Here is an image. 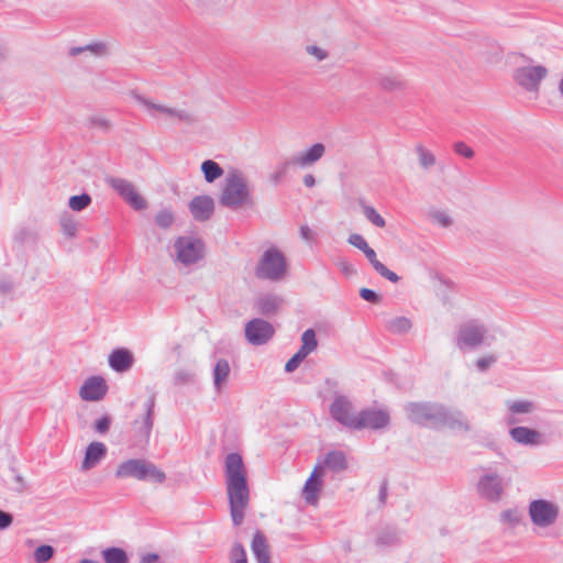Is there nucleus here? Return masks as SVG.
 <instances>
[{"mask_svg": "<svg viewBox=\"0 0 563 563\" xmlns=\"http://www.w3.org/2000/svg\"><path fill=\"white\" fill-rule=\"evenodd\" d=\"M107 455V446L102 442H91L85 453L84 461L81 463V470L88 471L93 468L100 463Z\"/></svg>", "mask_w": 563, "mask_h": 563, "instance_id": "26", "label": "nucleus"}, {"mask_svg": "<svg viewBox=\"0 0 563 563\" xmlns=\"http://www.w3.org/2000/svg\"><path fill=\"white\" fill-rule=\"evenodd\" d=\"M301 345L305 349L314 351L318 346V341L316 338V332L313 329H307L301 335Z\"/></svg>", "mask_w": 563, "mask_h": 563, "instance_id": "43", "label": "nucleus"}, {"mask_svg": "<svg viewBox=\"0 0 563 563\" xmlns=\"http://www.w3.org/2000/svg\"><path fill=\"white\" fill-rule=\"evenodd\" d=\"M412 328V322L407 317H395L386 322V329L394 334H406Z\"/></svg>", "mask_w": 563, "mask_h": 563, "instance_id": "30", "label": "nucleus"}, {"mask_svg": "<svg viewBox=\"0 0 563 563\" xmlns=\"http://www.w3.org/2000/svg\"><path fill=\"white\" fill-rule=\"evenodd\" d=\"M325 154V146L322 143H314L310 147L297 152L291 156L295 167L309 168L317 164Z\"/></svg>", "mask_w": 563, "mask_h": 563, "instance_id": "18", "label": "nucleus"}, {"mask_svg": "<svg viewBox=\"0 0 563 563\" xmlns=\"http://www.w3.org/2000/svg\"><path fill=\"white\" fill-rule=\"evenodd\" d=\"M230 563H247L245 549L241 543H235L230 551Z\"/></svg>", "mask_w": 563, "mask_h": 563, "instance_id": "42", "label": "nucleus"}, {"mask_svg": "<svg viewBox=\"0 0 563 563\" xmlns=\"http://www.w3.org/2000/svg\"><path fill=\"white\" fill-rule=\"evenodd\" d=\"M188 207L196 221L205 222L209 220L214 212V200L208 195H200L194 197Z\"/></svg>", "mask_w": 563, "mask_h": 563, "instance_id": "19", "label": "nucleus"}, {"mask_svg": "<svg viewBox=\"0 0 563 563\" xmlns=\"http://www.w3.org/2000/svg\"><path fill=\"white\" fill-rule=\"evenodd\" d=\"M547 75L548 69L541 65L523 66L515 70L514 79L525 90L537 92Z\"/></svg>", "mask_w": 563, "mask_h": 563, "instance_id": "14", "label": "nucleus"}, {"mask_svg": "<svg viewBox=\"0 0 563 563\" xmlns=\"http://www.w3.org/2000/svg\"><path fill=\"white\" fill-rule=\"evenodd\" d=\"M91 203V197L88 194L71 196L68 206L74 211H81Z\"/></svg>", "mask_w": 563, "mask_h": 563, "instance_id": "39", "label": "nucleus"}, {"mask_svg": "<svg viewBox=\"0 0 563 563\" xmlns=\"http://www.w3.org/2000/svg\"><path fill=\"white\" fill-rule=\"evenodd\" d=\"M101 555L104 563H129V556L121 548H107L102 550Z\"/></svg>", "mask_w": 563, "mask_h": 563, "instance_id": "32", "label": "nucleus"}, {"mask_svg": "<svg viewBox=\"0 0 563 563\" xmlns=\"http://www.w3.org/2000/svg\"><path fill=\"white\" fill-rule=\"evenodd\" d=\"M364 217L368 222L377 228H384L386 225L385 219L375 210L374 207L366 205L364 201H360Z\"/></svg>", "mask_w": 563, "mask_h": 563, "instance_id": "35", "label": "nucleus"}, {"mask_svg": "<svg viewBox=\"0 0 563 563\" xmlns=\"http://www.w3.org/2000/svg\"><path fill=\"white\" fill-rule=\"evenodd\" d=\"M173 249L175 262L186 267L197 264L205 256L203 242L194 236L177 238Z\"/></svg>", "mask_w": 563, "mask_h": 563, "instance_id": "8", "label": "nucleus"}, {"mask_svg": "<svg viewBox=\"0 0 563 563\" xmlns=\"http://www.w3.org/2000/svg\"><path fill=\"white\" fill-rule=\"evenodd\" d=\"M219 202L231 210L250 208L254 205L253 187L240 169H231L223 181Z\"/></svg>", "mask_w": 563, "mask_h": 563, "instance_id": "2", "label": "nucleus"}, {"mask_svg": "<svg viewBox=\"0 0 563 563\" xmlns=\"http://www.w3.org/2000/svg\"><path fill=\"white\" fill-rule=\"evenodd\" d=\"M229 362L224 358L219 360L213 367V385L218 393L221 391L230 375Z\"/></svg>", "mask_w": 563, "mask_h": 563, "instance_id": "29", "label": "nucleus"}, {"mask_svg": "<svg viewBox=\"0 0 563 563\" xmlns=\"http://www.w3.org/2000/svg\"><path fill=\"white\" fill-rule=\"evenodd\" d=\"M159 556L155 553H146L141 556L140 563H157Z\"/></svg>", "mask_w": 563, "mask_h": 563, "instance_id": "59", "label": "nucleus"}, {"mask_svg": "<svg viewBox=\"0 0 563 563\" xmlns=\"http://www.w3.org/2000/svg\"><path fill=\"white\" fill-rule=\"evenodd\" d=\"M201 172L205 180L209 184L216 181L223 175V168L212 159H206L201 164Z\"/></svg>", "mask_w": 563, "mask_h": 563, "instance_id": "31", "label": "nucleus"}, {"mask_svg": "<svg viewBox=\"0 0 563 563\" xmlns=\"http://www.w3.org/2000/svg\"><path fill=\"white\" fill-rule=\"evenodd\" d=\"M134 99L141 104L147 114L154 119H163L172 123H186L192 124L196 119L195 115L184 108L170 107L152 99L145 98L140 95H134Z\"/></svg>", "mask_w": 563, "mask_h": 563, "instance_id": "5", "label": "nucleus"}, {"mask_svg": "<svg viewBox=\"0 0 563 563\" xmlns=\"http://www.w3.org/2000/svg\"><path fill=\"white\" fill-rule=\"evenodd\" d=\"M13 522V516L10 512L0 509V531L8 529Z\"/></svg>", "mask_w": 563, "mask_h": 563, "instance_id": "55", "label": "nucleus"}, {"mask_svg": "<svg viewBox=\"0 0 563 563\" xmlns=\"http://www.w3.org/2000/svg\"><path fill=\"white\" fill-rule=\"evenodd\" d=\"M500 516L504 522H509L511 525H517L519 522V517L516 510H505L501 512Z\"/></svg>", "mask_w": 563, "mask_h": 563, "instance_id": "54", "label": "nucleus"}, {"mask_svg": "<svg viewBox=\"0 0 563 563\" xmlns=\"http://www.w3.org/2000/svg\"><path fill=\"white\" fill-rule=\"evenodd\" d=\"M399 542V534L395 529L384 528L376 537V544L382 547H393Z\"/></svg>", "mask_w": 563, "mask_h": 563, "instance_id": "33", "label": "nucleus"}, {"mask_svg": "<svg viewBox=\"0 0 563 563\" xmlns=\"http://www.w3.org/2000/svg\"><path fill=\"white\" fill-rule=\"evenodd\" d=\"M301 358L299 355L294 354L291 358H289L285 365V371L287 373L294 372L301 363Z\"/></svg>", "mask_w": 563, "mask_h": 563, "instance_id": "56", "label": "nucleus"}, {"mask_svg": "<svg viewBox=\"0 0 563 563\" xmlns=\"http://www.w3.org/2000/svg\"><path fill=\"white\" fill-rule=\"evenodd\" d=\"M454 152L465 158H473L474 151L464 142H456L453 146Z\"/></svg>", "mask_w": 563, "mask_h": 563, "instance_id": "48", "label": "nucleus"}, {"mask_svg": "<svg viewBox=\"0 0 563 563\" xmlns=\"http://www.w3.org/2000/svg\"><path fill=\"white\" fill-rule=\"evenodd\" d=\"M505 406L507 409L505 419L509 426L523 422V416L531 415L537 410L536 402L529 399H509Z\"/></svg>", "mask_w": 563, "mask_h": 563, "instance_id": "17", "label": "nucleus"}, {"mask_svg": "<svg viewBox=\"0 0 563 563\" xmlns=\"http://www.w3.org/2000/svg\"><path fill=\"white\" fill-rule=\"evenodd\" d=\"M291 167H295L294 163H291V157L278 163L269 176L271 181L274 185H278L287 176Z\"/></svg>", "mask_w": 563, "mask_h": 563, "instance_id": "34", "label": "nucleus"}, {"mask_svg": "<svg viewBox=\"0 0 563 563\" xmlns=\"http://www.w3.org/2000/svg\"><path fill=\"white\" fill-rule=\"evenodd\" d=\"M479 470L481 474L476 483L478 497L489 503H498L506 489L504 477L492 467H481Z\"/></svg>", "mask_w": 563, "mask_h": 563, "instance_id": "7", "label": "nucleus"}, {"mask_svg": "<svg viewBox=\"0 0 563 563\" xmlns=\"http://www.w3.org/2000/svg\"><path fill=\"white\" fill-rule=\"evenodd\" d=\"M107 383L100 376L87 378L79 390V396L86 401H98L107 394Z\"/></svg>", "mask_w": 563, "mask_h": 563, "instance_id": "20", "label": "nucleus"}, {"mask_svg": "<svg viewBox=\"0 0 563 563\" xmlns=\"http://www.w3.org/2000/svg\"><path fill=\"white\" fill-rule=\"evenodd\" d=\"M373 268L384 278L388 279L391 283H397L399 277L396 273L388 269L382 262H376L373 265Z\"/></svg>", "mask_w": 563, "mask_h": 563, "instance_id": "44", "label": "nucleus"}, {"mask_svg": "<svg viewBox=\"0 0 563 563\" xmlns=\"http://www.w3.org/2000/svg\"><path fill=\"white\" fill-rule=\"evenodd\" d=\"M54 552L55 550L52 545H40L34 551V560L36 563H46L53 558Z\"/></svg>", "mask_w": 563, "mask_h": 563, "instance_id": "40", "label": "nucleus"}, {"mask_svg": "<svg viewBox=\"0 0 563 563\" xmlns=\"http://www.w3.org/2000/svg\"><path fill=\"white\" fill-rule=\"evenodd\" d=\"M312 351L305 349V346H300V349L295 353L296 355H299L301 361H303Z\"/></svg>", "mask_w": 563, "mask_h": 563, "instance_id": "64", "label": "nucleus"}, {"mask_svg": "<svg viewBox=\"0 0 563 563\" xmlns=\"http://www.w3.org/2000/svg\"><path fill=\"white\" fill-rule=\"evenodd\" d=\"M275 334L273 324L262 318H254L245 323L244 335L246 341L254 346L268 343Z\"/></svg>", "mask_w": 563, "mask_h": 563, "instance_id": "12", "label": "nucleus"}, {"mask_svg": "<svg viewBox=\"0 0 563 563\" xmlns=\"http://www.w3.org/2000/svg\"><path fill=\"white\" fill-rule=\"evenodd\" d=\"M224 478L230 514L234 526H240L250 503L247 471L239 453H229L224 459Z\"/></svg>", "mask_w": 563, "mask_h": 563, "instance_id": "1", "label": "nucleus"}, {"mask_svg": "<svg viewBox=\"0 0 563 563\" xmlns=\"http://www.w3.org/2000/svg\"><path fill=\"white\" fill-rule=\"evenodd\" d=\"M60 228H62V231L63 233L66 235V236H69V238H73L76 235V232H77V224L76 222L70 219L69 217H63L60 219Z\"/></svg>", "mask_w": 563, "mask_h": 563, "instance_id": "45", "label": "nucleus"}, {"mask_svg": "<svg viewBox=\"0 0 563 563\" xmlns=\"http://www.w3.org/2000/svg\"><path fill=\"white\" fill-rule=\"evenodd\" d=\"M316 466H321V473L323 475L325 470H329L332 473H341L346 470L347 461L344 452L333 450L327 452L323 459L320 460Z\"/></svg>", "mask_w": 563, "mask_h": 563, "instance_id": "23", "label": "nucleus"}, {"mask_svg": "<svg viewBox=\"0 0 563 563\" xmlns=\"http://www.w3.org/2000/svg\"><path fill=\"white\" fill-rule=\"evenodd\" d=\"M14 479H15V482H16V487H15V489H16L18 492H23V490L25 489V487H26V485H25V482H24L23 477H22L21 475H19V474H18V475H15Z\"/></svg>", "mask_w": 563, "mask_h": 563, "instance_id": "63", "label": "nucleus"}, {"mask_svg": "<svg viewBox=\"0 0 563 563\" xmlns=\"http://www.w3.org/2000/svg\"><path fill=\"white\" fill-rule=\"evenodd\" d=\"M306 52L310 56H313L318 62H322L329 57L328 51L317 45H307Z\"/></svg>", "mask_w": 563, "mask_h": 563, "instance_id": "46", "label": "nucleus"}, {"mask_svg": "<svg viewBox=\"0 0 563 563\" xmlns=\"http://www.w3.org/2000/svg\"><path fill=\"white\" fill-rule=\"evenodd\" d=\"M432 219L438 223L440 224L441 227L443 228H448L452 224V219L451 217L445 213V212H442V211H437L432 214Z\"/></svg>", "mask_w": 563, "mask_h": 563, "instance_id": "50", "label": "nucleus"}, {"mask_svg": "<svg viewBox=\"0 0 563 563\" xmlns=\"http://www.w3.org/2000/svg\"><path fill=\"white\" fill-rule=\"evenodd\" d=\"M156 224L162 229H168L174 223V213L169 209L161 210L155 216Z\"/></svg>", "mask_w": 563, "mask_h": 563, "instance_id": "41", "label": "nucleus"}, {"mask_svg": "<svg viewBox=\"0 0 563 563\" xmlns=\"http://www.w3.org/2000/svg\"><path fill=\"white\" fill-rule=\"evenodd\" d=\"M497 358L494 355H487L476 361V367L479 372L487 371L492 365L496 363Z\"/></svg>", "mask_w": 563, "mask_h": 563, "instance_id": "49", "label": "nucleus"}, {"mask_svg": "<svg viewBox=\"0 0 563 563\" xmlns=\"http://www.w3.org/2000/svg\"><path fill=\"white\" fill-rule=\"evenodd\" d=\"M106 183L133 209L143 210L146 208L145 199L136 191L131 181L119 177H108Z\"/></svg>", "mask_w": 563, "mask_h": 563, "instance_id": "13", "label": "nucleus"}, {"mask_svg": "<svg viewBox=\"0 0 563 563\" xmlns=\"http://www.w3.org/2000/svg\"><path fill=\"white\" fill-rule=\"evenodd\" d=\"M509 437L514 442L523 446H538L543 443V435L536 429L516 426L509 430Z\"/></svg>", "mask_w": 563, "mask_h": 563, "instance_id": "21", "label": "nucleus"}, {"mask_svg": "<svg viewBox=\"0 0 563 563\" xmlns=\"http://www.w3.org/2000/svg\"><path fill=\"white\" fill-rule=\"evenodd\" d=\"M321 466H314L311 475L306 481L303 486L302 496L307 504L317 505L319 499V493L321 490L322 482Z\"/></svg>", "mask_w": 563, "mask_h": 563, "instance_id": "22", "label": "nucleus"}, {"mask_svg": "<svg viewBox=\"0 0 563 563\" xmlns=\"http://www.w3.org/2000/svg\"><path fill=\"white\" fill-rule=\"evenodd\" d=\"M286 273L287 262L284 254L275 246L265 250L255 268L256 277L277 282L283 279Z\"/></svg>", "mask_w": 563, "mask_h": 563, "instance_id": "6", "label": "nucleus"}, {"mask_svg": "<svg viewBox=\"0 0 563 563\" xmlns=\"http://www.w3.org/2000/svg\"><path fill=\"white\" fill-rule=\"evenodd\" d=\"M133 363V354L128 349H115L109 355V366L118 373L128 372Z\"/></svg>", "mask_w": 563, "mask_h": 563, "instance_id": "25", "label": "nucleus"}, {"mask_svg": "<svg viewBox=\"0 0 563 563\" xmlns=\"http://www.w3.org/2000/svg\"><path fill=\"white\" fill-rule=\"evenodd\" d=\"M416 153L418 154L419 164L422 168L428 169L435 164V156L424 146L417 145Z\"/></svg>", "mask_w": 563, "mask_h": 563, "instance_id": "38", "label": "nucleus"}, {"mask_svg": "<svg viewBox=\"0 0 563 563\" xmlns=\"http://www.w3.org/2000/svg\"><path fill=\"white\" fill-rule=\"evenodd\" d=\"M448 428L454 432L467 433L472 424L465 413L459 409L442 406L439 429Z\"/></svg>", "mask_w": 563, "mask_h": 563, "instance_id": "16", "label": "nucleus"}, {"mask_svg": "<svg viewBox=\"0 0 563 563\" xmlns=\"http://www.w3.org/2000/svg\"><path fill=\"white\" fill-rule=\"evenodd\" d=\"M442 404L409 402L405 410L408 419L419 426L439 429Z\"/></svg>", "mask_w": 563, "mask_h": 563, "instance_id": "9", "label": "nucleus"}, {"mask_svg": "<svg viewBox=\"0 0 563 563\" xmlns=\"http://www.w3.org/2000/svg\"><path fill=\"white\" fill-rule=\"evenodd\" d=\"M251 549L257 563H271L268 543L265 536L261 531H257L254 534Z\"/></svg>", "mask_w": 563, "mask_h": 563, "instance_id": "28", "label": "nucleus"}, {"mask_svg": "<svg viewBox=\"0 0 563 563\" xmlns=\"http://www.w3.org/2000/svg\"><path fill=\"white\" fill-rule=\"evenodd\" d=\"M90 52L91 54L96 55V56H102L107 53V46L104 43H101V42H97V43H91V44H88L86 46H79V47H71L69 49V54L71 56H76L82 52Z\"/></svg>", "mask_w": 563, "mask_h": 563, "instance_id": "36", "label": "nucleus"}, {"mask_svg": "<svg viewBox=\"0 0 563 563\" xmlns=\"http://www.w3.org/2000/svg\"><path fill=\"white\" fill-rule=\"evenodd\" d=\"M379 86L385 90H398L404 87V81L398 75H383L378 79Z\"/></svg>", "mask_w": 563, "mask_h": 563, "instance_id": "37", "label": "nucleus"}, {"mask_svg": "<svg viewBox=\"0 0 563 563\" xmlns=\"http://www.w3.org/2000/svg\"><path fill=\"white\" fill-rule=\"evenodd\" d=\"M363 253L365 254L366 258L369 261L372 266L374 265V263L378 262V260L376 257V253L371 246H368L366 250H364Z\"/></svg>", "mask_w": 563, "mask_h": 563, "instance_id": "60", "label": "nucleus"}, {"mask_svg": "<svg viewBox=\"0 0 563 563\" xmlns=\"http://www.w3.org/2000/svg\"><path fill=\"white\" fill-rule=\"evenodd\" d=\"M190 378H191L190 374H188L185 371H180L175 374V382L177 384H185V383L189 382Z\"/></svg>", "mask_w": 563, "mask_h": 563, "instance_id": "58", "label": "nucleus"}, {"mask_svg": "<svg viewBox=\"0 0 563 563\" xmlns=\"http://www.w3.org/2000/svg\"><path fill=\"white\" fill-rule=\"evenodd\" d=\"M360 296L362 299L372 303H377L379 301V296L374 290L368 288H362L360 290Z\"/></svg>", "mask_w": 563, "mask_h": 563, "instance_id": "52", "label": "nucleus"}, {"mask_svg": "<svg viewBox=\"0 0 563 563\" xmlns=\"http://www.w3.org/2000/svg\"><path fill=\"white\" fill-rule=\"evenodd\" d=\"M386 498H387V483L384 482V483H382V485L379 487L378 499L382 504H385Z\"/></svg>", "mask_w": 563, "mask_h": 563, "instance_id": "62", "label": "nucleus"}, {"mask_svg": "<svg viewBox=\"0 0 563 563\" xmlns=\"http://www.w3.org/2000/svg\"><path fill=\"white\" fill-rule=\"evenodd\" d=\"M283 298L275 294H263L255 300L254 307L265 316L274 314L282 306Z\"/></svg>", "mask_w": 563, "mask_h": 563, "instance_id": "27", "label": "nucleus"}, {"mask_svg": "<svg viewBox=\"0 0 563 563\" xmlns=\"http://www.w3.org/2000/svg\"><path fill=\"white\" fill-rule=\"evenodd\" d=\"M299 232L300 238L307 243H312L316 239V233L313 230L306 224L300 227Z\"/></svg>", "mask_w": 563, "mask_h": 563, "instance_id": "53", "label": "nucleus"}, {"mask_svg": "<svg viewBox=\"0 0 563 563\" xmlns=\"http://www.w3.org/2000/svg\"><path fill=\"white\" fill-rule=\"evenodd\" d=\"M347 242L362 252L369 246L366 240L358 233L351 234Z\"/></svg>", "mask_w": 563, "mask_h": 563, "instance_id": "47", "label": "nucleus"}, {"mask_svg": "<svg viewBox=\"0 0 563 563\" xmlns=\"http://www.w3.org/2000/svg\"><path fill=\"white\" fill-rule=\"evenodd\" d=\"M358 412L353 402L343 395L335 396L330 406L332 419L353 431H355Z\"/></svg>", "mask_w": 563, "mask_h": 563, "instance_id": "10", "label": "nucleus"}, {"mask_svg": "<svg viewBox=\"0 0 563 563\" xmlns=\"http://www.w3.org/2000/svg\"><path fill=\"white\" fill-rule=\"evenodd\" d=\"M114 476L118 479L133 478L140 482L151 481L162 484L166 479L164 471L146 459H128L115 468Z\"/></svg>", "mask_w": 563, "mask_h": 563, "instance_id": "3", "label": "nucleus"}, {"mask_svg": "<svg viewBox=\"0 0 563 563\" xmlns=\"http://www.w3.org/2000/svg\"><path fill=\"white\" fill-rule=\"evenodd\" d=\"M144 408V417L142 422L135 421V424H139L136 428V433L140 438L148 441L153 424H154V408H155V395H151L143 405Z\"/></svg>", "mask_w": 563, "mask_h": 563, "instance_id": "24", "label": "nucleus"}, {"mask_svg": "<svg viewBox=\"0 0 563 563\" xmlns=\"http://www.w3.org/2000/svg\"><path fill=\"white\" fill-rule=\"evenodd\" d=\"M336 265L344 274L351 275L355 272L353 265L346 260H339Z\"/></svg>", "mask_w": 563, "mask_h": 563, "instance_id": "57", "label": "nucleus"}, {"mask_svg": "<svg viewBox=\"0 0 563 563\" xmlns=\"http://www.w3.org/2000/svg\"><path fill=\"white\" fill-rule=\"evenodd\" d=\"M110 418L104 416V417H101L99 418L96 423H95V430L98 432V433H101V434H104L109 431V428H110Z\"/></svg>", "mask_w": 563, "mask_h": 563, "instance_id": "51", "label": "nucleus"}, {"mask_svg": "<svg viewBox=\"0 0 563 563\" xmlns=\"http://www.w3.org/2000/svg\"><path fill=\"white\" fill-rule=\"evenodd\" d=\"M453 342L461 352H468L488 345V328L478 319L461 323L453 335Z\"/></svg>", "mask_w": 563, "mask_h": 563, "instance_id": "4", "label": "nucleus"}, {"mask_svg": "<svg viewBox=\"0 0 563 563\" xmlns=\"http://www.w3.org/2000/svg\"><path fill=\"white\" fill-rule=\"evenodd\" d=\"M559 506L550 500L537 499L529 505V516L533 525L548 528L555 523L559 517Z\"/></svg>", "mask_w": 563, "mask_h": 563, "instance_id": "11", "label": "nucleus"}, {"mask_svg": "<svg viewBox=\"0 0 563 563\" xmlns=\"http://www.w3.org/2000/svg\"><path fill=\"white\" fill-rule=\"evenodd\" d=\"M390 422V415L386 409L366 408L358 412L355 430L368 429L373 431L386 428Z\"/></svg>", "mask_w": 563, "mask_h": 563, "instance_id": "15", "label": "nucleus"}, {"mask_svg": "<svg viewBox=\"0 0 563 563\" xmlns=\"http://www.w3.org/2000/svg\"><path fill=\"white\" fill-rule=\"evenodd\" d=\"M302 183L306 187L312 188L316 186V178L312 174H306L302 178Z\"/></svg>", "mask_w": 563, "mask_h": 563, "instance_id": "61", "label": "nucleus"}]
</instances>
